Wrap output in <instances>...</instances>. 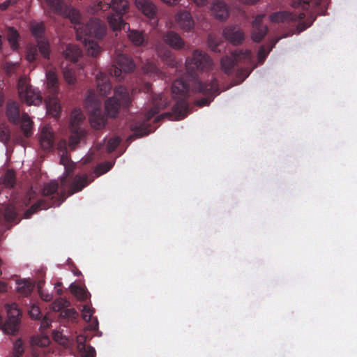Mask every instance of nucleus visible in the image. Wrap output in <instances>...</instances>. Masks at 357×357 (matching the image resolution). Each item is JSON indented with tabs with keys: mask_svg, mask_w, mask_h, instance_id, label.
<instances>
[{
	"mask_svg": "<svg viewBox=\"0 0 357 357\" xmlns=\"http://www.w3.org/2000/svg\"><path fill=\"white\" fill-rule=\"evenodd\" d=\"M61 16L68 18L73 24L77 26L75 29L77 38L79 40H84L88 54L93 57L97 56L101 49L97 43L90 38L101 39L106 33L105 24L98 19H91L86 24H81L79 12L70 6H66Z\"/></svg>",
	"mask_w": 357,
	"mask_h": 357,
	"instance_id": "obj_1",
	"label": "nucleus"
},
{
	"mask_svg": "<svg viewBox=\"0 0 357 357\" xmlns=\"http://www.w3.org/2000/svg\"><path fill=\"white\" fill-rule=\"evenodd\" d=\"M98 9L107 10L112 8L114 13L107 16L108 23L114 31L124 30L129 31L128 37L129 40L136 46H142L145 43L144 34L137 30H130L129 24L124 22L123 15L129 8L128 1L126 0H110L109 2L100 1L98 4Z\"/></svg>",
	"mask_w": 357,
	"mask_h": 357,
	"instance_id": "obj_2",
	"label": "nucleus"
},
{
	"mask_svg": "<svg viewBox=\"0 0 357 357\" xmlns=\"http://www.w3.org/2000/svg\"><path fill=\"white\" fill-rule=\"evenodd\" d=\"M189 92L190 84L185 82L183 78H179L174 81L172 86V93L173 98L176 101L172 107V113H164L158 116L155 121L158 122L165 117L170 119L174 116L176 120L184 119L188 115L189 110L188 101Z\"/></svg>",
	"mask_w": 357,
	"mask_h": 357,
	"instance_id": "obj_3",
	"label": "nucleus"
},
{
	"mask_svg": "<svg viewBox=\"0 0 357 357\" xmlns=\"http://www.w3.org/2000/svg\"><path fill=\"white\" fill-rule=\"evenodd\" d=\"M59 185L56 181L44 184L43 188V199L33 204L24 213L26 218H29L33 213L41 209H47L59 206L66 199V192H58Z\"/></svg>",
	"mask_w": 357,
	"mask_h": 357,
	"instance_id": "obj_4",
	"label": "nucleus"
},
{
	"mask_svg": "<svg viewBox=\"0 0 357 357\" xmlns=\"http://www.w3.org/2000/svg\"><path fill=\"white\" fill-rule=\"evenodd\" d=\"M169 102L165 95L162 93L155 94L152 96V107L145 114L143 121H134L130 125V130L135 137H142L149 135L151 132L150 125L148 122L157 114L160 109H165Z\"/></svg>",
	"mask_w": 357,
	"mask_h": 357,
	"instance_id": "obj_5",
	"label": "nucleus"
},
{
	"mask_svg": "<svg viewBox=\"0 0 357 357\" xmlns=\"http://www.w3.org/2000/svg\"><path fill=\"white\" fill-rule=\"evenodd\" d=\"M66 142L62 140L59 144V149L63 152L61 156L60 163L66 167V176L61 179V185L66 187L69 184L68 194L72 195L75 192L82 190L85 186H86L89 181H88V176L86 174L79 176L77 175L73 177L71 173L72 169L68 166V157L66 151Z\"/></svg>",
	"mask_w": 357,
	"mask_h": 357,
	"instance_id": "obj_6",
	"label": "nucleus"
},
{
	"mask_svg": "<svg viewBox=\"0 0 357 357\" xmlns=\"http://www.w3.org/2000/svg\"><path fill=\"white\" fill-rule=\"evenodd\" d=\"M85 105L89 114V121L92 128L100 130L107 123V116L101 109V101L93 91H89Z\"/></svg>",
	"mask_w": 357,
	"mask_h": 357,
	"instance_id": "obj_7",
	"label": "nucleus"
},
{
	"mask_svg": "<svg viewBox=\"0 0 357 357\" xmlns=\"http://www.w3.org/2000/svg\"><path fill=\"white\" fill-rule=\"evenodd\" d=\"M130 105L131 98L128 89L118 86L114 89V96L105 101V109L108 116L115 118L121 107L128 108Z\"/></svg>",
	"mask_w": 357,
	"mask_h": 357,
	"instance_id": "obj_8",
	"label": "nucleus"
},
{
	"mask_svg": "<svg viewBox=\"0 0 357 357\" xmlns=\"http://www.w3.org/2000/svg\"><path fill=\"white\" fill-rule=\"evenodd\" d=\"M305 17L304 13H290L288 11H280L273 13L270 15V20L272 22H282L289 25H296L298 33L305 31L310 27L315 20V17L312 16L310 20L307 22L302 21Z\"/></svg>",
	"mask_w": 357,
	"mask_h": 357,
	"instance_id": "obj_9",
	"label": "nucleus"
},
{
	"mask_svg": "<svg viewBox=\"0 0 357 357\" xmlns=\"http://www.w3.org/2000/svg\"><path fill=\"white\" fill-rule=\"evenodd\" d=\"M192 89L195 91L206 96L198 100L197 104L199 106H206L210 104L213 100L214 96L219 93L218 82L216 78L212 77L211 79L206 82H203L195 79L192 83Z\"/></svg>",
	"mask_w": 357,
	"mask_h": 357,
	"instance_id": "obj_10",
	"label": "nucleus"
},
{
	"mask_svg": "<svg viewBox=\"0 0 357 357\" xmlns=\"http://www.w3.org/2000/svg\"><path fill=\"white\" fill-rule=\"evenodd\" d=\"M7 312V319L3 320L0 315V329L5 333L15 335L19 330V325L21 320V312L16 303L7 304L6 305Z\"/></svg>",
	"mask_w": 357,
	"mask_h": 357,
	"instance_id": "obj_11",
	"label": "nucleus"
},
{
	"mask_svg": "<svg viewBox=\"0 0 357 357\" xmlns=\"http://www.w3.org/2000/svg\"><path fill=\"white\" fill-rule=\"evenodd\" d=\"M252 52L249 50L237 49L232 52L230 55H226L221 59L222 70L227 75L232 74L238 61H250Z\"/></svg>",
	"mask_w": 357,
	"mask_h": 357,
	"instance_id": "obj_12",
	"label": "nucleus"
},
{
	"mask_svg": "<svg viewBox=\"0 0 357 357\" xmlns=\"http://www.w3.org/2000/svg\"><path fill=\"white\" fill-rule=\"evenodd\" d=\"M211 65L212 61L209 56L205 52L198 50H195L192 57L188 58L185 62L187 70L194 78V73L196 70H208Z\"/></svg>",
	"mask_w": 357,
	"mask_h": 357,
	"instance_id": "obj_13",
	"label": "nucleus"
},
{
	"mask_svg": "<svg viewBox=\"0 0 357 357\" xmlns=\"http://www.w3.org/2000/svg\"><path fill=\"white\" fill-rule=\"evenodd\" d=\"M135 68V64L132 59L125 54L116 51L115 53V64L112 65L109 69V74L120 80L122 73H131Z\"/></svg>",
	"mask_w": 357,
	"mask_h": 357,
	"instance_id": "obj_14",
	"label": "nucleus"
},
{
	"mask_svg": "<svg viewBox=\"0 0 357 357\" xmlns=\"http://www.w3.org/2000/svg\"><path fill=\"white\" fill-rule=\"evenodd\" d=\"M17 90L21 100L29 105H38L42 102L40 92L33 89L32 86L24 78L19 79Z\"/></svg>",
	"mask_w": 357,
	"mask_h": 357,
	"instance_id": "obj_15",
	"label": "nucleus"
},
{
	"mask_svg": "<svg viewBox=\"0 0 357 357\" xmlns=\"http://www.w3.org/2000/svg\"><path fill=\"white\" fill-rule=\"evenodd\" d=\"M45 31V26L43 22H31L30 31L36 38L39 52L43 58L48 59L50 58V47L48 40L44 37Z\"/></svg>",
	"mask_w": 357,
	"mask_h": 357,
	"instance_id": "obj_16",
	"label": "nucleus"
},
{
	"mask_svg": "<svg viewBox=\"0 0 357 357\" xmlns=\"http://www.w3.org/2000/svg\"><path fill=\"white\" fill-rule=\"evenodd\" d=\"M68 305V301L59 298L52 303V308L54 311H60V317L61 319L76 322L78 317V312L74 308L64 309Z\"/></svg>",
	"mask_w": 357,
	"mask_h": 357,
	"instance_id": "obj_17",
	"label": "nucleus"
},
{
	"mask_svg": "<svg viewBox=\"0 0 357 357\" xmlns=\"http://www.w3.org/2000/svg\"><path fill=\"white\" fill-rule=\"evenodd\" d=\"M50 340L47 336L33 337L31 340V344L33 347V357H40V355H46L50 350L48 346Z\"/></svg>",
	"mask_w": 357,
	"mask_h": 357,
	"instance_id": "obj_18",
	"label": "nucleus"
},
{
	"mask_svg": "<svg viewBox=\"0 0 357 357\" xmlns=\"http://www.w3.org/2000/svg\"><path fill=\"white\" fill-rule=\"evenodd\" d=\"M222 35L226 40L234 45L241 44L245 39L244 32L240 27L236 25L225 27L222 31Z\"/></svg>",
	"mask_w": 357,
	"mask_h": 357,
	"instance_id": "obj_19",
	"label": "nucleus"
},
{
	"mask_svg": "<svg viewBox=\"0 0 357 357\" xmlns=\"http://www.w3.org/2000/svg\"><path fill=\"white\" fill-rule=\"evenodd\" d=\"M264 15H257L252 22V39L256 43H259L266 36L268 32L266 25L262 24Z\"/></svg>",
	"mask_w": 357,
	"mask_h": 357,
	"instance_id": "obj_20",
	"label": "nucleus"
},
{
	"mask_svg": "<svg viewBox=\"0 0 357 357\" xmlns=\"http://www.w3.org/2000/svg\"><path fill=\"white\" fill-rule=\"evenodd\" d=\"M162 40L166 45L176 50H181L185 45L183 38L178 33L172 31L165 33L162 36Z\"/></svg>",
	"mask_w": 357,
	"mask_h": 357,
	"instance_id": "obj_21",
	"label": "nucleus"
},
{
	"mask_svg": "<svg viewBox=\"0 0 357 357\" xmlns=\"http://www.w3.org/2000/svg\"><path fill=\"white\" fill-rule=\"evenodd\" d=\"M212 15L219 20H226L229 15V8L226 3L222 0H216L211 6Z\"/></svg>",
	"mask_w": 357,
	"mask_h": 357,
	"instance_id": "obj_22",
	"label": "nucleus"
},
{
	"mask_svg": "<svg viewBox=\"0 0 357 357\" xmlns=\"http://www.w3.org/2000/svg\"><path fill=\"white\" fill-rule=\"evenodd\" d=\"M135 6L148 18L153 19L156 15L157 8L150 0H135Z\"/></svg>",
	"mask_w": 357,
	"mask_h": 357,
	"instance_id": "obj_23",
	"label": "nucleus"
},
{
	"mask_svg": "<svg viewBox=\"0 0 357 357\" xmlns=\"http://www.w3.org/2000/svg\"><path fill=\"white\" fill-rule=\"evenodd\" d=\"M96 81L99 93L102 96H107L112 89L108 75L105 72H98L96 75Z\"/></svg>",
	"mask_w": 357,
	"mask_h": 357,
	"instance_id": "obj_24",
	"label": "nucleus"
},
{
	"mask_svg": "<svg viewBox=\"0 0 357 357\" xmlns=\"http://www.w3.org/2000/svg\"><path fill=\"white\" fill-rule=\"evenodd\" d=\"M156 51L158 56L165 63L172 68L176 66L177 62L173 52L170 50L162 45H158L156 47Z\"/></svg>",
	"mask_w": 357,
	"mask_h": 357,
	"instance_id": "obj_25",
	"label": "nucleus"
},
{
	"mask_svg": "<svg viewBox=\"0 0 357 357\" xmlns=\"http://www.w3.org/2000/svg\"><path fill=\"white\" fill-rule=\"evenodd\" d=\"M156 51L158 56L165 63L172 68L176 66L177 62L173 52L170 50L162 45H158L156 47Z\"/></svg>",
	"mask_w": 357,
	"mask_h": 357,
	"instance_id": "obj_26",
	"label": "nucleus"
},
{
	"mask_svg": "<svg viewBox=\"0 0 357 357\" xmlns=\"http://www.w3.org/2000/svg\"><path fill=\"white\" fill-rule=\"evenodd\" d=\"M86 337L79 335L77 337V348L80 357H95L96 352L93 347L86 344Z\"/></svg>",
	"mask_w": 357,
	"mask_h": 357,
	"instance_id": "obj_27",
	"label": "nucleus"
},
{
	"mask_svg": "<svg viewBox=\"0 0 357 357\" xmlns=\"http://www.w3.org/2000/svg\"><path fill=\"white\" fill-rule=\"evenodd\" d=\"M40 144L43 149L50 151L52 149L54 144V134L49 128H43L40 134Z\"/></svg>",
	"mask_w": 357,
	"mask_h": 357,
	"instance_id": "obj_28",
	"label": "nucleus"
},
{
	"mask_svg": "<svg viewBox=\"0 0 357 357\" xmlns=\"http://www.w3.org/2000/svg\"><path fill=\"white\" fill-rule=\"evenodd\" d=\"M176 20L181 28L185 31H190L194 26V21L190 13L188 11L179 12Z\"/></svg>",
	"mask_w": 357,
	"mask_h": 357,
	"instance_id": "obj_29",
	"label": "nucleus"
},
{
	"mask_svg": "<svg viewBox=\"0 0 357 357\" xmlns=\"http://www.w3.org/2000/svg\"><path fill=\"white\" fill-rule=\"evenodd\" d=\"M46 79L49 95H57L59 92V81L56 73L52 70L47 71Z\"/></svg>",
	"mask_w": 357,
	"mask_h": 357,
	"instance_id": "obj_30",
	"label": "nucleus"
},
{
	"mask_svg": "<svg viewBox=\"0 0 357 357\" xmlns=\"http://www.w3.org/2000/svg\"><path fill=\"white\" fill-rule=\"evenodd\" d=\"M6 115L8 120L14 124H17L20 121V108L17 102L14 101L8 102Z\"/></svg>",
	"mask_w": 357,
	"mask_h": 357,
	"instance_id": "obj_31",
	"label": "nucleus"
},
{
	"mask_svg": "<svg viewBox=\"0 0 357 357\" xmlns=\"http://www.w3.org/2000/svg\"><path fill=\"white\" fill-rule=\"evenodd\" d=\"M45 103L47 111L54 116L56 117L61 112V106L57 98V95H48L45 98Z\"/></svg>",
	"mask_w": 357,
	"mask_h": 357,
	"instance_id": "obj_32",
	"label": "nucleus"
},
{
	"mask_svg": "<svg viewBox=\"0 0 357 357\" xmlns=\"http://www.w3.org/2000/svg\"><path fill=\"white\" fill-rule=\"evenodd\" d=\"M50 10L58 15H62L68 6L63 0H45Z\"/></svg>",
	"mask_w": 357,
	"mask_h": 357,
	"instance_id": "obj_33",
	"label": "nucleus"
},
{
	"mask_svg": "<svg viewBox=\"0 0 357 357\" xmlns=\"http://www.w3.org/2000/svg\"><path fill=\"white\" fill-rule=\"evenodd\" d=\"M63 55L66 59L76 62L81 56L82 51L76 45H68L63 52Z\"/></svg>",
	"mask_w": 357,
	"mask_h": 357,
	"instance_id": "obj_34",
	"label": "nucleus"
},
{
	"mask_svg": "<svg viewBox=\"0 0 357 357\" xmlns=\"http://www.w3.org/2000/svg\"><path fill=\"white\" fill-rule=\"evenodd\" d=\"M7 40L14 50L19 47L20 34L16 29L13 26H8L6 29Z\"/></svg>",
	"mask_w": 357,
	"mask_h": 357,
	"instance_id": "obj_35",
	"label": "nucleus"
},
{
	"mask_svg": "<svg viewBox=\"0 0 357 357\" xmlns=\"http://www.w3.org/2000/svg\"><path fill=\"white\" fill-rule=\"evenodd\" d=\"M33 121L26 113L22 114L21 119V129L23 132L24 137H29L31 136Z\"/></svg>",
	"mask_w": 357,
	"mask_h": 357,
	"instance_id": "obj_36",
	"label": "nucleus"
},
{
	"mask_svg": "<svg viewBox=\"0 0 357 357\" xmlns=\"http://www.w3.org/2000/svg\"><path fill=\"white\" fill-rule=\"evenodd\" d=\"M34 285L29 280H23L17 282V291L24 296H28L33 291Z\"/></svg>",
	"mask_w": 357,
	"mask_h": 357,
	"instance_id": "obj_37",
	"label": "nucleus"
},
{
	"mask_svg": "<svg viewBox=\"0 0 357 357\" xmlns=\"http://www.w3.org/2000/svg\"><path fill=\"white\" fill-rule=\"evenodd\" d=\"M142 70L144 73L150 76H157L158 77H160L162 75L161 70L153 61H147L146 63H144L142 67Z\"/></svg>",
	"mask_w": 357,
	"mask_h": 357,
	"instance_id": "obj_38",
	"label": "nucleus"
},
{
	"mask_svg": "<svg viewBox=\"0 0 357 357\" xmlns=\"http://www.w3.org/2000/svg\"><path fill=\"white\" fill-rule=\"evenodd\" d=\"M39 51L38 45L29 44L26 50V59L29 62H33L37 60Z\"/></svg>",
	"mask_w": 357,
	"mask_h": 357,
	"instance_id": "obj_39",
	"label": "nucleus"
},
{
	"mask_svg": "<svg viewBox=\"0 0 357 357\" xmlns=\"http://www.w3.org/2000/svg\"><path fill=\"white\" fill-rule=\"evenodd\" d=\"M208 45L213 52H220L221 48L224 45V43L219 40L217 37L210 34L208 37Z\"/></svg>",
	"mask_w": 357,
	"mask_h": 357,
	"instance_id": "obj_40",
	"label": "nucleus"
},
{
	"mask_svg": "<svg viewBox=\"0 0 357 357\" xmlns=\"http://www.w3.org/2000/svg\"><path fill=\"white\" fill-rule=\"evenodd\" d=\"M15 182L16 175L15 171L13 169H8L3 176V185L6 188H12L15 185Z\"/></svg>",
	"mask_w": 357,
	"mask_h": 357,
	"instance_id": "obj_41",
	"label": "nucleus"
},
{
	"mask_svg": "<svg viewBox=\"0 0 357 357\" xmlns=\"http://www.w3.org/2000/svg\"><path fill=\"white\" fill-rule=\"evenodd\" d=\"M1 208V213L4 216V218L8 222H13L17 217V212L15 208L13 206H6Z\"/></svg>",
	"mask_w": 357,
	"mask_h": 357,
	"instance_id": "obj_42",
	"label": "nucleus"
},
{
	"mask_svg": "<svg viewBox=\"0 0 357 357\" xmlns=\"http://www.w3.org/2000/svg\"><path fill=\"white\" fill-rule=\"evenodd\" d=\"M314 3L315 0H293L291 6L294 8H302L303 10H307L312 4Z\"/></svg>",
	"mask_w": 357,
	"mask_h": 357,
	"instance_id": "obj_43",
	"label": "nucleus"
},
{
	"mask_svg": "<svg viewBox=\"0 0 357 357\" xmlns=\"http://www.w3.org/2000/svg\"><path fill=\"white\" fill-rule=\"evenodd\" d=\"M72 293L81 301H86L88 299L87 291L80 286L74 285L71 287Z\"/></svg>",
	"mask_w": 357,
	"mask_h": 357,
	"instance_id": "obj_44",
	"label": "nucleus"
},
{
	"mask_svg": "<svg viewBox=\"0 0 357 357\" xmlns=\"http://www.w3.org/2000/svg\"><path fill=\"white\" fill-rule=\"evenodd\" d=\"M82 136V132L79 129L72 132L68 140V144L71 149H75V146L79 143Z\"/></svg>",
	"mask_w": 357,
	"mask_h": 357,
	"instance_id": "obj_45",
	"label": "nucleus"
},
{
	"mask_svg": "<svg viewBox=\"0 0 357 357\" xmlns=\"http://www.w3.org/2000/svg\"><path fill=\"white\" fill-rule=\"evenodd\" d=\"M278 39L274 40L270 45L266 48L265 46L262 45L259 48L258 51V59L260 62H263L266 59V56L269 53V52L272 50V48L275 46V43L278 42Z\"/></svg>",
	"mask_w": 357,
	"mask_h": 357,
	"instance_id": "obj_46",
	"label": "nucleus"
},
{
	"mask_svg": "<svg viewBox=\"0 0 357 357\" xmlns=\"http://www.w3.org/2000/svg\"><path fill=\"white\" fill-rule=\"evenodd\" d=\"M113 165L114 163L111 162H105L103 163H100L97 165L95 169V173L97 176L102 175L109 171L112 169Z\"/></svg>",
	"mask_w": 357,
	"mask_h": 357,
	"instance_id": "obj_47",
	"label": "nucleus"
},
{
	"mask_svg": "<svg viewBox=\"0 0 357 357\" xmlns=\"http://www.w3.org/2000/svg\"><path fill=\"white\" fill-rule=\"evenodd\" d=\"M63 77L69 84H74L76 82L75 73L72 69L65 68L63 70Z\"/></svg>",
	"mask_w": 357,
	"mask_h": 357,
	"instance_id": "obj_48",
	"label": "nucleus"
},
{
	"mask_svg": "<svg viewBox=\"0 0 357 357\" xmlns=\"http://www.w3.org/2000/svg\"><path fill=\"white\" fill-rule=\"evenodd\" d=\"M24 344L21 339L17 340L13 344V357H20L24 353Z\"/></svg>",
	"mask_w": 357,
	"mask_h": 357,
	"instance_id": "obj_49",
	"label": "nucleus"
},
{
	"mask_svg": "<svg viewBox=\"0 0 357 357\" xmlns=\"http://www.w3.org/2000/svg\"><path fill=\"white\" fill-rule=\"evenodd\" d=\"M121 138L119 137H115L114 138H110L108 142H107V151L109 152V153H112V151H114L116 147L119 145V144L121 143Z\"/></svg>",
	"mask_w": 357,
	"mask_h": 357,
	"instance_id": "obj_50",
	"label": "nucleus"
},
{
	"mask_svg": "<svg viewBox=\"0 0 357 357\" xmlns=\"http://www.w3.org/2000/svg\"><path fill=\"white\" fill-rule=\"evenodd\" d=\"M30 317L34 319H39L41 317V312L39 307L33 305L29 310Z\"/></svg>",
	"mask_w": 357,
	"mask_h": 357,
	"instance_id": "obj_51",
	"label": "nucleus"
},
{
	"mask_svg": "<svg viewBox=\"0 0 357 357\" xmlns=\"http://www.w3.org/2000/svg\"><path fill=\"white\" fill-rule=\"evenodd\" d=\"M82 314L83 319L86 321L89 322V321H91L93 312H92V310L90 309L89 307H88L87 305H84L83 307Z\"/></svg>",
	"mask_w": 357,
	"mask_h": 357,
	"instance_id": "obj_52",
	"label": "nucleus"
},
{
	"mask_svg": "<svg viewBox=\"0 0 357 357\" xmlns=\"http://www.w3.org/2000/svg\"><path fill=\"white\" fill-rule=\"evenodd\" d=\"M17 3V0H6L0 3V10L4 11L10 6H15Z\"/></svg>",
	"mask_w": 357,
	"mask_h": 357,
	"instance_id": "obj_53",
	"label": "nucleus"
},
{
	"mask_svg": "<svg viewBox=\"0 0 357 357\" xmlns=\"http://www.w3.org/2000/svg\"><path fill=\"white\" fill-rule=\"evenodd\" d=\"M83 115L82 113L79 112L77 113V112L75 110L72 114L71 117V123L73 125L75 123H77L82 121Z\"/></svg>",
	"mask_w": 357,
	"mask_h": 357,
	"instance_id": "obj_54",
	"label": "nucleus"
},
{
	"mask_svg": "<svg viewBox=\"0 0 357 357\" xmlns=\"http://www.w3.org/2000/svg\"><path fill=\"white\" fill-rule=\"evenodd\" d=\"M40 298L45 301H50L52 299V296L48 293H45L43 291L39 289Z\"/></svg>",
	"mask_w": 357,
	"mask_h": 357,
	"instance_id": "obj_55",
	"label": "nucleus"
},
{
	"mask_svg": "<svg viewBox=\"0 0 357 357\" xmlns=\"http://www.w3.org/2000/svg\"><path fill=\"white\" fill-rule=\"evenodd\" d=\"M142 91L146 93H151L152 91V84L149 82L144 83L142 86Z\"/></svg>",
	"mask_w": 357,
	"mask_h": 357,
	"instance_id": "obj_56",
	"label": "nucleus"
},
{
	"mask_svg": "<svg viewBox=\"0 0 357 357\" xmlns=\"http://www.w3.org/2000/svg\"><path fill=\"white\" fill-rule=\"evenodd\" d=\"M51 324V321L47 317H44L43 319L41 321V327L43 328H47L50 327Z\"/></svg>",
	"mask_w": 357,
	"mask_h": 357,
	"instance_id": "obj_57",
	"label": "nucleus"
},
{
	"mask_svg": "<svg viewBox=\"0 0 357 357\" xmlns=\"http://www.w3.org/2000/svg\"><path fill=\"white\" fill-rule=\"evenodd\" d=\"M54 338L56 341L61 342V343H63V335L61 332H55L54 333Z\"/></svg>",
	"mask_w": 357,
	"mask_h": 357,
	"instance_id": "obj_58",
	"label": "nucleus"
},
{
	"mask_svg": "<svg viewBox=\"0 0 357 357\" xmlns=\"http://www.w3.org/2000/svg\"><path fill=\"white\" fill-rule=\"evenodd\" d=\"M199 6H204L208 0H192Z\"/></svg>",
	"mask_w": 357,
	"mask_h": 357,
	"instance_id": "obj_59",
	"label": "nucleus"
},
{
	"mask_svg": "<svg viewBox=\"0 0 357 357\" xmlns=\"http://www.w3.org/2000/svg\"><path fill=\"white\" fill-rule=\"evenodd\" d=\"M7 285L5 282L0 281V292L6 291Z\"/></svg>",
	"mask_w": 357,
	"mask_h": 357,
	"instance_id": "obj_60",
	"label": "nucleus"
},
{
	"mask_svg": "<svg viewBox=\"0 0 357 357\" xmlns=\"http://www.w3.org/2000/svg\"><path fill=\"white\" fill-rule=\"evenodd\" d=\"M242 3H246V4H255L259 0H240Z\"/></svg>",
	"mask_w": 357,
	"mask_h": 357,
	"instance_id": "obj_61",
	"label": "nucleus"
},
{
	"mask_svg": "<svg viewBox=\"0 0 357 357\" xmlns=\"http://www.w3.org/2000/svg\"><path fill=\"white\" fill-rule=\"evenodd\" d=\"M164 3H168V4H176L178 0H161Z\"/></svg>",
	"mask_w": 357,
	"mask_h": 357,
	"instance_id": "obj_62",
	"label": "nucleus"
},
{
	"mask_svg": "<svg viewBox=\"0 0 357 357\" xmlns=\"http://www.w3.org/2000/svg\"><path fill=\"white\" fill-rule=\"evenodd\" d=\"M90 327H91V330L96 331L97 329V328H98V322L96 321V324L90 325Z\"/></svg>",
	"mask_w": 357,
	"mask_h": 357,
	"instance_id": "obj_63",
	"label": "nucleus"
},
{
	"mask_svg": "<svg viewBox=\"0 0 357 357\" xmlns=\"http://www.w3.org/2000/svg\"><path fill=\"white\" fill-rule=\"evenodd\" d=\"M102 146H103V145H102V144H101V143H100V144H97V145H96V148L97 151L100 150V149H102Z\"/></svg>",
	"mask_w": 357,
	"mask_h": 357,
	"instance_id": "obj_64",
	"label": "nucleus"
}]
</instances>
